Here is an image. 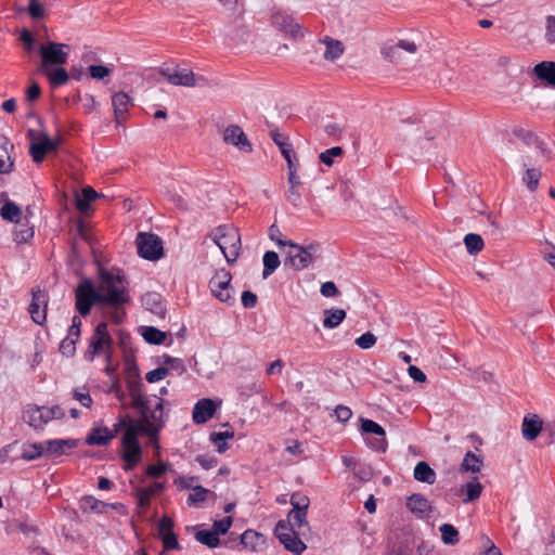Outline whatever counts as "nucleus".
Masks as SVG:
<instances>
[{"instance_id": "f257e3e1", "label": "nucleus", "mask_w": 555, "mask_h": 555, "mask_svg": "<svg viewBox=\"0 0 555 555\" xmlns=\"http://www.w3.org/2000/svg\"><path fill=\"white\" fill-rule=\"evenodd\" d=\"M166 403L163 398H158L153 411L143 412L137 421L127 415V426L120 440L139 441L138 437L142 435L149 437L158 447L159 434L167 422V412L164 408Z\"/></svg>"}, {"instance_id": "f03ea898", "label": "nucleus", "mask_w": 555, "mask_h": 555, "mask_svg": "<svg viewBox=\"0 0 555 555\" xmlns=\"http://www.w3.org/2000/svg\"><path fill=\"white\" fill-rule=\"evenodd\" d=\"M99 278L100 284L98 289L99 294H101L102 305L119 309L130 301V295L125 285L126 276L120 271L115 274L101 267L99 269Z\"/></svg>"}, {"instance_id": "7ed1b4c3", "label": "nucleus", "mask_w": 555, "mask_h": 555, "mask_svg": "<svg viewBox=\"0 0 555 555\" xmlns=\"http://www.w3.org/2000/svg\"><path fill=\"white\" fill-rule=\"evenodd\" d=\"M221 249L227 262L236 261L241 249V235L238 230L230 224H221L215 228L208 235Z\"/></svg>"}, {"instance_id": "20e7f679", "label": "nucleus", "mask_w": 555, "mask_h": 555, "mask_svg": "<svg viewBox=\"0 0 555 555\" xmlns=\"http://www.w3.org/2000/svg\"><path fill=\"white\" fill-rule=\"evenodd\" d=\"M107 327L106 322H100L95 326L91 337L89 338L88 348L83 352V358L87 361L93 362L95 357L104 356L106 362H111L114 340L108 333Z\"/></svg>"}, {"instance_id": "39448f33", "label": "nucleus", "mask_w": 555, "mask_h": 555, "mask_svg": "<svg viewBox=\"0 0 555 555\" xmlns=\"http://www.w3.org/2000/svg\"><path fill=\"white\" fill-rule=\"evenodd\" d=\"M291 249L284 258V266L289 267L296 271L308 268L320 256V245L309 244L300 246L294 242V246H288Z\"/></svg>"}, {"instance_id": "423d86ee", "label": "nucleus", "mask_w": 555, "mask_h": 555, "mask_svg": "<svg viewBox=\"0 0 555 555\" xmlns=\"http://www.w3.org/2000/svg\"><path fill=\"white\" fill-rule=\"evenodd\" d=\"M75 307L81 317L90 314L94 305H102L101 294L89 279H83L75 289Z\"/></svg>"}, {"instance_id": "0eeeda50", "label": "nucleus", "mask_w": 555, "mask_h": 555, "mask_svg": "<svg viewBox=\"0 0 555 555\" xmlns=\"http://www.w3.org/2000/svg\"><path fill=\"white\" fill-rule=\"evenodd\" d=\"M159 74L167 79V81L173 86L182 87H205L208 86V80L204 76H196L189 68H181L180 66L175 67H162Z\"/></svg>"}, {"instance_id": "6e6552de", "label": "nucleus", "mask_w": 555, "mask_h": 555, "mask_svg": "<svg viewBox=\"0 0 555 555\" xmlns=\"http://www.w3.org/2000/svg\"><path fill=\"white\" fill-rule=\"evenodd\" d=\"M231 280V273L225 269H221L216 271L209 281V288L212 295L221 302H225L229 306H233L236 301Z\"/></svg>"}, {"instance_id": "1a4fd4ad", "label": "nucleus", "mask_w": 555, "mask_h": 555, "mask_svg": "<svg viewBox=\"0 0 555 555\" xmlns=\"http://www.w3.org/2000/svg\"><path fill=\"white\" fill-rule=\"evenodd\" d=\"M69 51L70 47L66 43L49 41L46 44H41L39 48L41 57L40 69L66 64Z\"/></svg>"}, {"instance_id": "9d476101", "label": "nucleus", "mask_w": 555, "mask_h": 555, "mask_svg": "<svg viewBox=\"0 0 555 555\" xmlns=\"http://www.w3.org/2000/svg\"><path fill=\"white\" fill-rule=\"evenodd\" d=\"M135 244L139 256L146 260L155 261L164 255L163 241L156 234L139 232Z\"/></svg>"}, {"instance_id": "9b49d317", "label": "nucleus", "mask_w": 555, "mask_h": 555, "mask_svg": "<svg viewBox=\"0 0 555 555\" xmlns=\"http://www.w3.org/2000/svg\"><path fill=\"white\" fill-rule=\"evenodd\" d=\"M271 25L285 36L297 40L304 37L307 30L295 22L294 17L282 10H274L271 14Z\"/></svg>"}, {"instance_id": "f8f14e48", "label": "nucleus", "mask_w": 555, "mask_h": 555, "mask_svg": "<svg viewBox=\"0 0 555 555\" xmlns=\"http://www.w3.org/2000/svg\"><path fill=\"white\" fill-rule=\"evenodd\" d=\"M127 389L131 398L130 405L132 409L139 414H143V412L151 413L153 411L151 401L144 391V385L138 374L137 377L127 380Z\"/></svg>"}, {"instance_id": "ddd939ff", "label": "nucleus", "mask_w": 555, "mask_h": 555, "mask_svg": "<svg viewBox=\"0 0 555 555\" xmlns=\"http://www.w3.org/2000/svg\"><path fill=\"white\" fill-rule=\"evenodd\" d=\"M61 138H50L46 132H39L38 141L29 144V154L36 164L43 162L48 153L56 152L61 145Z\"/></svg>"}, {"instance_id": "4468645a", "label": "nucleus", "mask_w": 555, "mask_h": 555, "mask_svg": "<svg viewBox=\"0 0 555 555\" xmlns=\"http://www.w3.org/2000/svg\"><path fill=\"white\" fill-rule=\"evenodd\" d=\"M31 295L33 298L28 307V311L30 313L31 320L36 324L42 325L47 320V307L49 300L48 294L38 288L33 289Z\"/></svg>"}, {"instance_id": "2eb2a0df", "label": "nucleus", "mask_w": 555, "mask_h": 555, "mask_svg": "<svg viewBox=\"0 0 555 555\" xmlns=\"http://www.w3.org/2000/svg\"><path fill=\"white\" fill-rule=\"evenodd\" d=\"M360 421L362 433L373 434L379 437L370 442L371 448L377 452H386L387 440L385 439V429L379 424L372 420L361 417Z\"/></svg>"}, {"instance_id": "dca6fc26", "label": "nucleus", "mask_w": 555, "mask_h": 555, "mask_svg": "<svg viewBox=\"0 0 555 555\" xmlns=\"http://www.w3.org/2000/svg\"><path fill=\"white\" fill-rule=\"evenodd\" d=\"M122 452L121 460L124 461V469L126 472L132 470L142 459V447L139 441L120 440Z\"/></svg>"}, {"instance_id": "f3484780", "label": "nucleus", "mask_w": 555, "mask_h": 555, "mask_svg": "<svg viewBox=\"0 0 555 555\" xmlns=\"http://www.w3.org/2000/svg\"><path fill=\"white\" fill-rule=\"evenodd\" d=\"M223 141L236 146L242 152L249 153L253 151L251 144L246 134L237 125H230L224 129Z\"/></svg>"}, {"instance_id": "a211bd4d", "label": "nucleus", "mask_w": 555, "mask_h": 555, "mask_svg": "<svg viewBox=\"0 0 555 555\" xmlns=\"http://www.w3.org/2000/svg\"><path fill=\"white\" fill-rule=\"evenodd\" d=\"M406 508L420 519L429 518L433 513V506L422 493H413L406 498Z\"/></svg>"}, {"instance_id": "6ab92c4d", "label": "nucleus", "mask_w": 555, "mask_h": 555, "mask_svg": "<svg viewBox=\"0 0 555 555\" xmlns=\"http://www.w3.org/2000/svg\"><path fill=\"white\" fill-rule=\"evenodd\" d=\"M270 137L279 146L281 154L286 160L287 169L292 170L298 168V159L295 152L293 151L292 144L286 141V139L279 132L276 128L270 131Z\"/></svg>"}, {"instance_id": "aec40b11", "label": "nucleus", "mask_w": 555, "mask_h": 555, "mask_svg": "<svg viewBox=\"0 0 555 555\" xmlns=\"http://www.w3.org/2000/svg\"><path fill=\"white\" fill-rule=\"evenodd\" d=\"M23 420L34 429H42L49 422L46 413V406L27 405L23 412Z\"/></svg>"}, {"instance_id": "412c9836", "label": "nucleus", "mask_w": 555, "mask_h": 555, "mask_svg": "<svg viewBox=\"0 0 555 555\" xmlns=\"http://www.w3.org/2000/svg\"><path fill=\"white\" fill-rule=\"evenodd\" d=\"M216 412V404L209 398L201 399L196 402L192 417L195 424H205L208 422Z\"/></svg>"}, {"instance_id": "4be33fe9", "label": "nucleus", "mask_w": 555, "mask_h": 555, "mask_svg": "<svg viewBox=\"0 0 555 555\" xmlns=\"http://www.w3.org/2000/svg\"><path fill=\"white\" fill-rule=\"evenodd\" d=\"M543 429V421L537 414L528 413L521 424V434L527 441H533Z\"/></svg>"}, {"instance_id": "5701e85b", "label": "nucleus", "mask_w": 555, "mask_h": 555, "mask_svg": "<svg viewBox=\"0 0 555 555\" xmlns=\"http://www.w3.org/2000/svg\"><path fill=\"white\" fill-rule=\"evenodd\" d=\"M401 50H404V51L413 54L417 51V46L413 41L402 39V40H399L397 44L384 48L383 55L389 62L397 63L401 59V53H400Z\"/></svg>"}, {"instance_id": "b1692460", "label": "nucleus", "mask_w": 555, "mask_h": 555, "mask_svg": "<svg viewBox=\"0 0 555 555\" xmlns=\"http://www.w3.org/2000/svg\"><path fill=\"white\" fill-rule=\"evenodd\" d=\"M318 42L325 46L323 57L326 61L335 62L345 52L344 43L340 40L334 39L330 36H324L323 38H320Z\"/></svg>"}, {"instance_id": "393cba45", "label": "nucleus", "mask_w": 555, "mask_h": 555, "mask_svg": "<svg viewBox=\"0 0 555 555\" xmlns=\"http://www.w3.org/2000/svg\"><path fill=\"white\" fill-rule=\"evenodd\" d=\"M534 76L546 86L555 88V62L542 61L533 67Z\"/></svg>"}, {"instance_id": "a878e982", "label": "nucleus", "mask_w": 555, "mask_h": 555, "mask_svg": "<svg viewBox=\"0 0 555 555\" xmlns=\"http://www.w3.org/2000/svg\"><path fill=\"white\" fill-rule=\"evenodd\" d=\"M77 439H53L44 442V454L59 456L65 453V449L78 447Z\"/></svg>"}, {"instance_id": "bb28decb", "label": "nucleus", "mask_w": 555, "mask_h": 555, "mask_svg": "<svg viewBox=\"0 0 555 555\" xmlns=\"http://www.w3.org/2000/svg\"><path fill=\"white\" fill-rule=\"evenodd\" d=\"M141 302H142V306L146 310H150L152 313H154L158 317H162V318L165 317L166 307L163 302V298H162L160 294L155 293V292L145 293L141 297Z\"/></svg>"}, {"instance_id": "cd10ccee", "label": "nucleus", "mask_w": 555, "mask_h": 555, "mask_svg": "<svg viewBox=\"0 0 555 555\" xmlns=\"http://www.w3.org/2000/svg\"><path fill=\"white\" fill-rule=\"evenodd\" d=\"M131 99L125 92H117L112 98V105L114 108V115L117 124H121L127 118L128 106Z\"/></svg>"}, {"instance_id": "c85d7f7f", "label": "nucleus", "mask_w": 555, "mask_h": 555, "mask_svg": "<svg viewBox=\"0 0 555 555\" xmlns=\"http://www.w3.org/2000/svg\"><path fill=\"white\" fill-rule=\"evenodd\" d=\"M42 74L47 76L49 83L52 88H59L69 81V73L62 67V65L51 66L41 69Z\"/></svg>"}, {"instance_id": "c756f323", "label": "nucleus", "mask_w": 555, "mask_h": 555, "mask_svg": "<svg viewBox=\"0 0 555 555\" xmlns=\"http://www.w3.org/2000/svg\"><path fill=\"white\" fill-rule=\"evenodd\" d=\"M238 544L246 550L257 552L264 544V535L255 530L247 529L240 535Z\"/></svg>"}, {"instance_id": "7c9ffc66", "label": "nucleus", "mask_w": 555, "mask_h": 555, "mask_svg": "<svg viewBox=\"0 0 555 555\" xmlns=\"http://www.w3.org/2000/svg\"><path fill=\"white\" fill-rule=\"evenodd\" d=\"M14 145L9 138L0 134V173H9L12 171L14 163L11 159L9 150H13Z\"/></svg>"}, {"instance_id": "2f4dec72", "label": "nucleus", "mask_w": 555, "mask_h": 555, "mask_svg": "<svg viewBox=\"0 0 555 555\" xmlns=\"http://www.w3.org/2000/svg\"><path fill=\"white\" fill-rule=\"evenodd\" d=\"M413 477L420 482L434 485L436 482L437 474L425 461H420L413 470Z\"/></svg>"}, {"instance_id": "473e14b6", "label": "nucleus", "mask_w": 555, "mask_h": 555, "mask_svg": "<svg viewBox=\"0 0 555 555\" xmlns=\"http://www.w3.org/2000/svg\"><path fill=\"white\" fill-rule=\"evenodd\" d=\"M113 440V435H108L107 427H93L86 437L88 446H107Z\"/></svg>"}, {"instance_id": "72a5a7b5", "label": "nucleus", "mask_w": 555, "mask_h": 555, "mask_svg": "<svg viewBox=\"0 0 555 555\" xmlns=\"http://www.w3.org/2000/svg\"><path fill=\"white\" fill-rule=\"evenodd\" d=\"M296 169L288 170V192H287V199L293 204V206L297 207L300 204L301 195L298 191V186L301 185V181L299 176L297 175Z\"/></svg>"}, {"instance_id": "f704fd0d", "label": "nucleus", "mask_w": 555, "mask_h": 555, "mask_svg": "<svg viewBox=\"0 0 555 555\" xmlns=\"http://www.w3.org/2000/svg\"><path fill=\"white\" fill-rule=\"evenodd\" d=\"M24 219V222L18 220L13 232V240L17 244L28 243L34 237V227L29 225L26 217Z\"/></svg>"}, {"instance_id": "c9c22d12", "label": "nucleus", "mask_w": 555, "mask_h": 555, "mask_svg": "<svg viewBox=\"0 0 555 555\" xmlns=\"http://www.w3.org/2000/svg\"><path fill=\"white\" fill-rule=\"evenodd\" d=\"M323 314V326L328 330L336 328L347 315L346 311L339 308L325 309Z\"/></svg>"}, {"instance_id": "e433bc0d", "label": "nucleus", "mask_w": 555, "mask_h": 555, "mask_svg": "<svg viewBox=\"0 0 555 555\" xmlns=\"http://www.w3.org/2000/svg\"><path fill=\"white\" fill-rule=\"evenodd\" d=\"M483 466V459L480 455H476L472 451H467L464 455L463 462L460 467L461 473H479Z\"/></svg>"}, {"instance_id": "4c0bfd02", "label": "nucleus", "mask_w": 555, "mask_h": 555, "mask_svg": "<svg viewBox=\"0 0 555 555\" xmlns=\"http://www.w3.org/2000/svg\"><path fill=\"white\" fill-rule=\"evenodd\" d=\"M280 542L287 551L294 553L295 555H300L307 547L295 532L288 535L282 534Z\"/></svg>"}, {"instance_id": "58836bf2", "label": "nucleus", "mask_w": 555, "mask_h": 555, "mask_svg": "<svg viewBox=\"0 0 555 555\" xmlns=\"http://www.w3.org/2000/svg\"><path fill=\"white\" fill-rule=\"evenodd\" d=\"M482 485L478 481V477H473L472 480L467 481L463 486L462 491L465 490L466 498L463 499V503H469L477 500L482 492Z\"/></svg>"}, {"instance_id": "ea45409f", "label": "nucleus", "mask_w": 555, "mask_h": 555, "mask_svg": "<svg viewBox=\"0 0 555 555\" xmlns=\"http://www.w3.org/2000/svg\"><path fill=\"white\" fill-rule=\"evenodd\" d=\"M263 271L262 278L267 279L280 266L281 261L279 255L273 250H268L264 253L263 258Z\"/></svg>"}, {"instance_id": "a19ab883", "label": "nucleus", "mask_w": 555, "mask_h": 555, "mask_svg": "<svg viewBox=\"0 0 555 555\" xmlns=\"http://www.w3.org/2000/svg\"><path fill=\"white\" fill-rule=\"evenodd\" d=\"M44 454V442L24 444L21 457L25 461H34Z\"/></svg>"}, {"instance_id": "79ce46f5", "label": "nucleus", "mask_w": 555, "mask_h": 555, "mask_svg": "<svg viewBox=\"0 0 555 555\" xmlns=\"http://www.w3.org/2000/svg\"><path fill=\"white\" fill-rule=\"evenodd\" d=\"M464 244L467 251L470 255H477L485 247L483 240L481 235L476 233H468L464 236Z\"/></svg>"}, {"instance_id": "37998d69", "label": "nucleus", "mask_w": 555, "mask_h": 555, "mask_svg": "<svg viewBox=\"0 0 555 555\" xmlns=\"http://www.w3.org/2000/svg\"><path fill=\"white\" fill-rule=\"evenodd\" d=\"M144 340L151 345H160L166 339V333L154 326H145L142 330Z\"/></svg>"}, {"instance_id": "c03bdc74", "label": "nucleus", "mask_w": 555, "mask_h": 555, "mask_svg": "<svg viewBox=\"0 0 555 555\" xmlns=\"http://www.w3.org/2000/svg\"><path fill=\"white\" fill-rule=\"evenodd\" d=\"M195 539L209 548H215L220 545V539L214 530H198L195 533Z\"/></svg>"}, {"instance_id": "a18cd8bd", "label": "nucleus", "mask_w": 555, "mask_h": 555, "mask_svg": "<svg viewBox=\"0 0 555 555\" xmlns=\"http://www.w3.org/2000/svg\"><path fill=\"white\" fill-rule=\"evenodd\" d=\"M1 217L11 222L18 223L21 219V208L13 202H7L0 209Z\"/></svg>"}, {"instance_id": "49530a36", "label": "nucleus", "mask_w": 555, "mask_h": 555, "mask_svg": "<svg viewBox=\"0 0 555 555\" xmlns=\"http://www.w3.org/2000/svg\"><path fill=\"white\" fill-rule=\"evenodd\" d=\"M234 437V431L225 430V431H218V433H211L210 434V440L211 442L217 444V451L218 453H224L228 450V443L225 442L227 439H231Z\"/></svg>"}, {"instance_id": "de8ad7c7", "label": "nucleus", "mask_w": 555, "mask_h": 555, "mask_svg": "<svg viewBox=\"0 0 555 555\" xmlns=\"http://www.w3.org/2000/svg\"><path fill=\"white\" fill-rule=\"evenodd\" d=\"M524 166L526 167V173L522 177V181L525 182L529 191L534 192L539 185L541 171L535 168H529L527 164H524Z\"/></svg>"}, {"instance_id": "09e8293b", "label": "nucleus", "mask_w": 555, "mask_h": 555, "mask_svg": "<svg viewBox=\"0 0 555 555\" xmlns=\"http://www.w3.org/2000/svg\"><path fill=\"white\" fill-rule=\"evenodd\" d=\"M444 544L455 545L459 542V531L450 524H443L439 528Z\"/></svg>"}, {"instance_id": "8fccbe9b", "label": "nucleus", "mask_w": 555, "mask_h": 555, "mask_svg": "<svg viewBox=\"0 0 555 555\" xmlns=\"http://www.w3.org/2000/svg\"><path fill=\"white\" fill-rule=\"evenodd\" d=\"M79 338L70 336V333H67V336L60 343V352L66 358H73L76 353V344Z\"/></svg>"}, {"instance_id": "3c124183", "label": "nucleus", "mask_w": 555, "mask_h": 555, "mask_svg": "<svg viewBox=\"0 0 555 555\" xmlns=\"http://www.w3.org/2000/svg\"><path fill=\"white\" fill-rule=\"evenodd\" d=\"M344 153H345V152H344L343 147H340V146H334V147L327 149V150H325L324 152H322V153L319 155V158H320V160H321L324 165H326V166L331 167V166H333V164H334V158H335V157H340V156H343V155H344Z\"/></svg>"}, {"instance_id": "603ef678", "label": "nucleus", "mask_w": 555, "mask_h": 555, "mask_svg": "<svg viewBox=\"0 0 555 555\" xmlns=\"http://www.w3.org/2000/svg\"><path fill=\"white\" fill-rule=\"evenodd\" d=\"M73 399L77 400L82 406L91 408L93 404V400L90 396V392L86 386L81 388H75L72 392Z\"/></svg>"}, {"instance_id": "864d4df0", "label": "nucleus", "mask_w": 555, "mask_h": 555, "mask_svg": "<svg viewBox=\"0 0 555 555\" xmlns=\"http://www.w3.org/2000/svg\"><path fill=\"white\" fill-rule=\"evenodd\" d=\"M269 237L271 241L275 242L279 247L294 246V242L292 240L282 238V233L275 224H272L269 228Z\"/></svg>"}, {"instance_id": "5fc2aeb1", "label": "nucleus", "mask_w": 555, "mask_h": 555, "mask_svg": "<svg viewBox=\"0 0 555 555\" xmlns=\"http://www.w3.org/2000/svg\"><path fill=\"white\" fill-rule=\"evenodd\" d=\"M27 12L33 20H41L46 15L44 7L39 0H29Z\"/></svg>"}, {"instance_id": "6e6d98bb", "label": "nucleus", "mask_w": 555, "mask_h": 555, "mask_svg": "<svg viewBox=\"0 0 555 555\" xmlns=\"http://www.w3.org/2000/svg\"><path fill=\"white\" fill-rule=\"evenodd\" d=\"M163 363L166 365L165 367H168V371L173 370L178 372V374H182L185 371L184 362L181 359L165 354L163 357Z\"/></svg>"}, {"instance_id": "4d7b16f0", "label": "nucleus", "mask_w": 555, "mask_h": 555, "mask_svg": "<svg viewBox=\"0 0 555 555\" xmlns=\"http://www.w3.org/2000/svg\"><path fill=\"white\" fill-rule=\"evenodd\" d=\"M307 514H308V509L299 508L295 505V509H292L288 513V518H293L294 525L297 526L298 528H300L302 526L308 525L307 519H306Z\"/></svg>"}, {"instance_id": "13d9d810", "label": "nucleus", "mask_w": 555, "mask_h": 555, "mask_svg": "<svg viewBox=\"0 0 555 555\" xmlns=\"http://www.w3.org/2000/svg\"><path fill=\"white\" fill-rule=\"evenodd\" d=\"M232 522L233 518L231 516H227L223 519L216 520L212 525V530L217 533V537L225 534L231 528Z\"/></svg>"}, {"instance_id": "bf43d9fd", "label": "nucleus", "mask_w": 555, "mask_h": 555, "mask_svg": "<svg viewBox=\"0 0 555 555\" xmlns=\"http://www.w3.org/2000/svg\"><path fill=\"white\" fill-rule=\"evenodd\" d=\"M163 541L164 550H180L181 545L178 542L177 534L175 532H167L159 535Z\"/></svg>"}, {"instance_id": "052dcab7", "label": "nucleus", "mask_w": 555, "mask_h": 555, "mask_svg": "<svg viewBox=\"0 0 555 555\" xmlns=\"http://www.w3.org/2000/svg\"><path fill=\"white\" fill-rule=\"evenodd\" d=\"M376 344V337L373 333L366 332L356 339V345L361 349H370Z\"/></svg>"}, {"instance_id": "680f3d73", "label": "nucleus", "mask_w": 555, "mask_h": 555, "mask_svg": "<svg viewBox=\"0 0 555 555\" xmlns=\"http://www.w3.org/2000/svg\"><path fill=\"white\" fill-rule=\"evenodd\" d=\"M169 467L170 465L165 463L149 465L145 469V474L152 478H159L169 469Z\"/></svg>"}, {"instance_id": "e2e57ef3", "label": "nucleus", "mask_w": 555, "mask_h": 555, "mask_svg": "<svg viewBox=\"0 0 555 555\" xmlns=\"http://www.w3.org/2000/svg\"><path fill=\"white\" fill-rule=\"evenodd\" d=\"M88 70L90 77L98 80L105 78L111 73V69L104 65H90Z\"/></svg>"}, {"instance_id": "0e129e2a", "label": "nucleus", "mask_w": 555, "mask_h": 555, "mask_svg": "<svg viewBox=\"0 0 555 555\" xmlns=\"http://www.w3.org/2000/svg\"><path fill=\"white\" fill-rule=\"evenodd\" d=\"M195 461L204 468L211 469L218 465V459L212 455L207 454H198L195 457Z\"/></svg>"}, {"instance_id": "69168bd1", "label": "nucleus", "mask_w": 555, "mask_h": 555, "mask_svg": "<svg viewBox=\"0 0 555 555\" xmlns=\"http://www.w3.org/2000/svg\"><path fill=\"white\" fill-rule=\"evenodd\" d=\"M135 496L139 508L145 509L150 505L152 495L145 490V488H138Z\"/></svg>"}, {"instance_id": "338daca9", "label": "nucleus", "mask_w": 555, "mask_h": 555, "mask_svg": "<svg viewBox=\"0 0 555 555\" xmlns=\"http://www.w3.org/2000/svg\"><path fill=\"white\" fill-rule=\"evenodd\" d=\"M168 375V367L158 366L155 370L150 371L145 378L149 383H156Z\"/></svg>"}, {"instance_id": "774afa93", "label": "nucleus", "mask_w": 555, "mask_h": 555, "mask_svg": "<svg viewBox=\"0 0 555 555\" xmlns=\"http://www.w3.org/2000/svg\"><path fill=\"white\" fill-rule=\"evenodd\" d=\"M41 95V88L39 83L35 80H33L29 85V87L26 90V101L28 103L37 101Z\"/></svg>"}]
</instances>
